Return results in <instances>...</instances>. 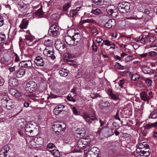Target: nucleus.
Returning <instances> with one entry per match:
<instances>
[{"mask_svg":"<svg viewBox=\"0 0 157 157\" xmlns=\"http://www.w3.org/2000/svg\"><path fill=\"white\" fill-rule=\"evenodd\" d=\"M66 125L62 122H55L52 126V128L56 132L62 133L66 129Z\"/></svg>","mask_w":157,"mask_h":157,"instance_id":"f257e3e1","label":"nucleus"},{"mask_svg":"<svg viewBox=\"0 0 157 157\" xmlns=\"http://www.w3.org/2000/svg\"><path fill=\"white\" fill-rule=\"evenodd\" d=\"M117 8L121 13H126L129 11L130 5L128 2H123L118 4Z\"/></svg>","mask_w":157,"mask_h":157,"instance_id":"f03ea898","label":"nucleus"},{"mask_svg":"<svg viewBox=\"0 0 157 157\" xmlns=\"http://www.w3.org/2000/svg\"><path fill=\"white\" fill-rule=\"evenodd\" d=\"M2 106L5 107L7 109H11L14 107L15 103L12 100L3 98L1 100Z\"/></svg>","mask_w":157,"mask_h":157,"instance_id":"7ed1b4c3","label":"nucleus"},{"mask_svg":"<svg viewBox=\"0 0 157 157\" xmlns=\"http://www.w3.org/2000/svg\"><path fill=\"white\" fill-rule=\"evenodd\" d=\"M54 50L52 46H46L43 52V54L46 56L51 57L52 59H55Z\"/></svg>","mask_w":157,"mask_h":157,"instance_id":"20e7f679","label":"nucleus"},{"mask_svg":"<svg viewBox=\"0 0 157 157\" xmlns=\"http://www.w3.org/2000/svg\"><path fill=\"white\" fill-rule=\"evenodd\" d=\"M59 28L58 24L55 23L52 25L48 30V33L50 35L56 36L59 34Z\"/></svg>","mask_w":157,"mask_h":157,"instance_id":"39448f33","label":"nucleus"},{"mask_svg":"<svg viewBox=\"0 0 157 157\" xmlns=\"http://www.w3.org/2000/svg\"><path fill=\"white\" fill-rule=\"evenodd\" d=\"M37 87L36 83L33 81L29 82L26 85V89L30 93H33L35 91Z\"/></svg>","mask_w":157,"mask_h":157,"instance_id":"423d86ee","label":"nucleus"},{"mask_svg":"<svg viewBox=\"0 0 157 157\" xmlns=\"http://www.w3.org/2000/svg\"><path fill=\"white\" fill-rule=\"evenodd\" d=\"M84 118L86 121L89 124L91 123L92 121H95L98 120L95 113L94 112L89 115L86 114L84 115Z\"/></svg>","mask_w":157,"mask_h":157,"instance_id":"0eeeda50","label":"nucleus"},{"mask_svg":"<svg viewBox=\"0 0 157 157\" xmlns=\"http://www.w3.org/2000/svg\"><path fill=\"white\" fill-rule=\"evenodd\" d=\"M25 41L26 44L29 46H33L36 44L37 40H35L34 37L29 35L25 36Z\"/></svg>","mask_w":157,"mask_h":157,"instance_id":"6e6552de","label":"nucleus"},{"mask_svg":"<svg viewBox=\"0 0 157 157\" xmlns=\"http://www.w3.org/2000/svg\"><path fill=\"white\" fill-rule=\"evenodd\" d=\"M19 66L21 68H31L32 67V63L30 60L23 61L19 63Z\"/></svg>","mask_w":157,"mask_h":157,"instance_id":"1a4fd4ad","label":"nucleus"},{"mask_svg":"<svg viewBox=\"0 0 157 157\" xmlns=\"http://www.w3.org/2000/svg\"><path fill=\"white\" fill-rule=\"evenodd\" d=\"M55 47L57 50L62 52H64L65 50V45L59 40L55 42Z\"/></svg>","mask_w":157,"mask_h":157,"instance_id":"9d476101","label":"nucleus"},{"mask_svg":"<svg viewBox=\"0 0 157 157\" xmlns=\"http://www.w3.org/2000/svg\"><path fill=\"white\" fill-rule=\"evenodd\" d=\"M74 134L77 137L82 138L85 136V131L83 128H78Z\"/></svg>","mask_w":157,"mask_h":157,"instance_id":"9b49d317","label":"nucleus"},{"mask_svg":"<svg viewBox=\"0 0 157 157\" xmlns=\"http://www.w3.org/2000/svg\"><path fill=\"white\" fill-rule=\"evenodd\" d=\"M73 39V38L71 36H65V41L67 44L73 46H75L76 45L75 44V41Z\"/></svg>","mask_w":157,"mask_h":157,"instance_id":"f8f14e48","label":"nucleus"},{"mask_svg":"<svg viewBox=\"0 0 157 157\" xmlns=\"http://www.w3.org/2000/svg\"><path fill=\"white\" fill-rule=\"evenodd\" d=\"M107 93L112 99L116 101L119 100V95L118 94L113 93L110 89L107 90Z\"/></svg>","mask_w":157,"mask_h":157,"instance_id":"ddd939ff","label":"nucleus"},{"mask_svg":"<svg viewBox=\"0 0 157 157\" xmlns=\"http://www.w3.org/2000/svg\"><path fill=\"white\" fill-rule=\"evenodd\" d=\"M24 122L25 120L23 119H19L17 120L16 125L18 129H23L25 128V124H24Z\"/></svg>","mask_w":157,"mask_h":157,"instance_id":"4468645a","label":"nucleus"},{"mask_svg":"<svg viewBox=\"0 0 157 157\" xmlns=\"http://www.w3.org/2000/svg\"><path fill=\"white\" fill-rule=\"evenodd\" d=\"M34 62L37 66H43L45 64L44 61L43 59L40 56H37L36 57Z\"/></svg>","mask_w":157,"mask_h":157,"instance_id":"2eb2a0df","label":"nucleus"},{"mask_svg":"<svg viewBox=\"0 0 157 157\" xmlns=\"http://www.w3.org/2000/svg\"><path fill=\"white\" fill-rule=\"evenodd\" d=\"M14 73L17 77L21 78L25 74V69H22L21 67L18 69L17 68Z\"/></svg>","mask_w":157,"mask_h":157,"instance_id":"dca6fc26","label":"nucleus"},{"mask_svg":"<svg viewBox=\"0 0 157 157\" xmlns=\"http://www.w3.org/2000/svg\"><path fill=\"white\" fill-rule=\"evenodd\" d=\"M116 25V21L113 19H109L105 25L108 28H113Z\"/></svg>","mask_w":157,"mask_h":157,"instance_id":"f3484780","label":"nucleus"},{"mask_svg":"<svg viewBox=\"0 0 157 157\" xmlns=\"http://www.w3.org/2000/svg\"><path fill=\"white\" fill-rule=\"evenodd\" d=\"M107 11L109 15H111L113 17H116L118 14L117 10L116 9H113L108 7L107 9Z\"/></svg>","mask_w":157,"mask_h":157,"instance_id":"a211bd4d","label":"nucleus"},{"mask_svg":"<svg viewBox=\"0 0 157 157\" xmlns=\"http://www.w3.org/2000/svg\"><path fill=\"white\" fill-rule=\"evenodd\" d=\"M29 24L28 20L27 18H24L22 21L19 27L22 29H26Z\"/></svg>","mask_w":157,"mask_h":157,"instance_id":"6ab92c4d","label":"nucleus"},{"mask_svg":"<svg viewBox=\"0 0 157 157\" xmlns=\"http://www.w3.org/2000/svg\"><path fill=\"white\" fill-rule=\"evenodd\" d=\"M99 152V150L98 148L95 147L89 149L88 151V152L90 153V154L93 155H95V156L98 155Z\"/></svg>","mask_w":157,"mask_h":157,"instance_id":"aec40b11","label":"nucleus"},{"mask_svg":"<svg viewBox=\"0 0 157 157\" xmlns=\"http://www.w3.org/2000/svg\"><path fill=\"white\" fill-rule=\"evenodd\" d=\"M9 86L12 87H15L18 84V81L16 78H10L9 82Z\"/></svg>","mask_w":157,"mask_h":157,"instance_id":"412c9836","label":"nucleus"},{"mask_svg":"<svg viewBox=\"0 0 157 157\" xmlns=\"http://www.w3.org/2000/svg\"><path fill=\"white\" fill-rule=\"evenodd\" d=\"M73 39L75 41V44L77 45L81 40V36L80 34L78 33H74V35L72 36Z\"/></svg>","mask_w":157,"mask_h":157,"instance_id":"4be33fe9","label":"nucleus"},{"mask_svg":"<svg viewBox=\"0 0 157 157\" xmlns=\"http://www.w3.org/2000/svg\"><path fill=\"white\" fill-rule=\"evenodd\" d=\"M157 127V121L153 123L149 122L144 126L145 129H149L152 128Z\"/></svg>","mask_w":157,"mask_h":157,"instance_id":"5701e85b","label":"nucleus"},{"mask_svg":"<svg viewBox=\"0 0 157 157\" xmlns=\"http://www.w3.org/2000/svg\"><path fill=\"white\" fill-rule=\"evenodd\" d=\"M140 95L141 100L144 101H148L150 99V98L147 94L144 92H142Z\"/></svg>","mask_w":157,"mask_h":157,"instance_id":"b1692460","label":"nucleus"},{"mask_svg":"<svg viewBox=\"0 0 157 157\" xmlns=\"http://www.w3.org/2000/svg\"><path fill=\"white\" fill-rule=\"evenodd\" d=\"M157 118V109H154L151 111L148 117L149 118L156 119Z\"/></svg>","mask_w":157,"mask_h":157,"instance_id":"393cba45","label":"nucleus"},{"mask_svg":"<svg viewBox=\"0 0 157 157\" xmlns=\"http://www.w3.org/2000/svg\"><path fill=\"white\" fill-rule=\"evenodd\" d=\"M91 13L95 15H98L102 13V10L99 8H96L95 9H93L91 12Z\"/></svg>","mask_w":157,"mask_h":157,"instance_id":"a878e982","label":"nucleus"},{"mask_svg":"<svg viewBox=\"0 0 157 157\" xmlns=\"http://www.w3.org/2000/svg\"><path fill=\"white\" fill-rule=\"evenodd\" d=\"M143 152L140 154V156H144L146 157H148L150 155V152L149 149L147 148H145Z\"/></svg>","mask_w":157,"mask_h":157,"instance_id":"bb28decb","label":"nucleus"},{"mask_svg":"<svg viewBox=\"0 0 157 157\" xmlns=\"http://www.w3.org/2000/svg\"><path fill=\"white\" fill-rule=\"evenodd\" d=\"M48 151L50 152L51 154L54 156L56 157H59L60 155V153L59 151L56 149L49 150Z\"/></svg>","mask_w":157,"mask_h":157,"instance_id":"cd10ccee","label":"nucleus"},{"mask_svg":"<svg viewBox=\"0 0 157 157\" xmlns=\"http://www.w3.org/2000/svg\"><path fill=\"white\" fill-rule=\"evenodd\" d=\"M94 6L101 5L104 3V0H93Z\"/></svg>","mask_w":157,"mask_h":157,"instance_id":"c85d7f7f","label":"nucleus"},{"mask_svg":"<svg viewBox=\"0 0 157 157\" xmlns=\"http://www.w3.org/2000/svg\"><path fill=\"white\" fill-rule=\"evenodd\" d=\"M142 70L145 74H149L151 72V69L148 67L143 66L142 67Z\"/></svg>","mask_w":157,"mask_h":157,"instance_id":"c756f323","label":"nucleus"},{"mask_svg":"<svg viewBox=\"0 0 157 157\" xmlns=\"http://www.w3.org/2000/svg\"><path fill=\"white\" fill-rule=\"evenodd\" d=\"M59 73L61 76L63 77H66L68 75L67 72L65 69L60 70L59 71Z\"/></svg>","mask_w":157,"mask_h":157,"instance_id":"7c9ffc66","label":"nucleus"},{"mask_svg":"<svg viewBox=\"0 0 157 157\" xmlns=\"http://www.w3.org/2000/svg\"><path fill=\"white\" fill-rule=\"evenodd\" d=\"M17 7L21 11H23L24 10L26 9L27 6L26 5L23 4L22 5H20L19 4H17Z\"/></svg>","mask_w":157,"mask_h":157,"instance_id":"2f4dec72","label":"nucleus"},{"mask_svg":"<svg viewBox=\"0 0 157 157\" xmlns=\"http://www.w3.org/2000/svg\"><path fill=\"white\" fill-rule=\"evenodd\" d=\"M16 91L15 89H11L10 90V93L12 95H15L16 96H20L21 95V94L20 93H17L16 92H14V93H12V92L13 91Z\"/></svg>","mask_w":157,"mask_h":157,"instance_id":"473e14b6","label":"nucleus"},{"mask_svg":"<svg viewBox=\"0 0 157 157\" xmlns=\"http://www.w3.org/2000/svg\"><path fill=\"white\" fill-rule=\"evenodd\" d=\"M146 144L145 142H143L139 144H138V147L142 149L143 150H144L145 148H146L145 145Z\"/></svg>","mask_w":157,"mask_h":157,"instance_id":"72a5a7b5","label":"nucleus"},{"mask_svg":"<svg viewBox=\"0 0 157 157\" xmlns=\"http://www.w3.org/2000/svg\"><path fill=\"white\" fill-rule=\"evenodd\" d=\"M33 126V125L32 124H28L26 125V126L25 127V129L24 128H23L24 129H25V134H26V133H28L29 132V131H30V130H31V127Z\"/></svg>","mask_w":157,"mask_h":157,"instance_id":"f704fd0d","label":"nucleus"},{"mask_svg":"<svg viewBox=\"0 0 157 157\" xmlns=\"http://www.w3.org/2000/svg\"><path fill=\"white\" fill-rule=\"evenodd\" d=\"M134 59V58L133 56H128L125 58L124 61L126 62H128Z\"/></svg>","mask_w":157,"mask_h":157,"instance_id":"c9c22d12","label":"nucleus"},{"mask_svg":"<svg viewBox=\"0 0 157 157\" xmlns=\"http://www.w3.org/2000/svg\"><path fill=\"white\" fill-rule=\"evenodd\" d=\"M77 14V13H76V10H71L70 11L69 14L70 17H74Z\"/></svg>","mask_w":157,"mask_h":157,"instance_id":"e433bc0d","label":"nucleus"},{"mask_svg":"<svg viewBox=\"0 0 157 157\" xmlns=\"http://www.w3.org/2000/svg\"><path fill=\"white\" fill-rule=\"evenodd\" d=\"M112 128L113 129H117L119 128V125L116 122H114L112 123Z\"/></svg>","mask_w":157,"mask_h":157,"instance_id":"4c0bfd02","label":"nucleus"},{"mask_svg":"<svg viewBox=\"0 0 157 157\" xmlns=\"http://www.w3.org/2000/svg\"><path fill=\"white\" fill-rule=\"evenodd\" d=\"M10 148L9 146L8 145H6L3 147L2 150L6 153L7 154L8 151L10 150Z\"/></svg>","mask_w":157,"mask_h":157,"instance_id":"58836bf2","label":"nucleus"},{"mask_svg":"<svg viewBox=\"0 0 157 157\" xmlns=\"http://www.w3.org/2000/svg\"><path fill=\"white\" fill-rule=\"evenodd\" d=\"M70 6V4L68 2L67 3L65 6L63 7V11L64 12L67 11L69 7Z\"/></svg>","mask_w":157,"mask_h":157,"instance_id":"ea45409f","label":"nucleus"},{"mask_svg":"<svg viewBox=\"0 0 157 157\" xmlns=\"http://www.w3.org/2000/svg\"><path fill=\"white\" fill-rule=\"evenodd\" d=\"M78 147L81 149H83L85 148V146H83L81 140H79L77 144Z\"/></svg>","mask_w":157,"mask_h":157,"instance_id":"a19ab883","label":"nucleus"},{"mask_svg":"<svg viewBox=\"0 0 157 157\" xmlns=\"http://www.w3.org/2000/svg\"><path fill=\"white\" fill-rule=\"evenodd\" d=\"M139 78V76L136 74H134L132 76V80L134 81L138 80Z\"/></svg>","mask_w":157,"mask_h":157,"instance_id":"79ce46f5","label":"nucleus"},{"mask_svg":"<svg viewBox=\"0 0 157 157\" xmlns=\"http://www.w3.org/2000/svg\"><path fill=\"white\" fill-rule=\"evenodd\" d=\"M36 14L37 15H39V16H41L44 14L43 12L42 11L41 8L39 9L36 11Z\"/></svg>","mask_w":157,"mask_h":157,"instance_id":"37998d69","label":"nucleus"},{"mask_svg":"<svg viewBox=\"0 0 157 157\" xmlns=\"http://www.w3.org/2000/svg\"><path fill=\"white\" fill-rule=\"evenodd\" d=\"M94 21V20L91 19H86V20H83L82 21V24L86 23H93Z\"/></svg>","mask_w":157,"mask_h":157,"instance_id":"c03bdc74","label":"nucleus"},{"mask_svg":"<svg viewBox=\"0 0 157 157\" xmlns=\"http://www.w3.org/2000/svg\"><path fill=\"white\" fill-rule=\"evenodd\" d=\"M67 99L68 100L73 102H75V99L71 94H69L67 97Z\"/></svg>","mask_w":157,"mask_h":157,"instance_id":"a18cd8bd","label":"nucleus"},{"mask_svg":"<svg viewBox=\"0 0 157 157\" xmlns=\"http://www.w3.org/2000/svg\"><path fill=\"white\" fill-rule=\"evenodd\" d=\"M101 104L102 105V106L105 107H108L110 106V103L108 101H103Z\"/></svg>","mask_w":157,"mask_h":157,"instance_id":"49530a36","label":"nucleus"},{"mask_svg":"<svg viewBox=\"0 0 157 157\" xmlns=\"http://www.w3.org/2000/svg\"><path fill=\"white\" fill-rule=\"evenodd\" d=\"M115 66L117 68L121 70H123L124 68V67L123 66H122L118 62L116 63Z\"/></svg>","mask_w":157,"mask_h":157,"instance_id":"de8ad7c7","label":"nucleus"},{"mask_svg":"<svg viewBox=\"0 0 157 157\" xmlns=\"http://www.w3.org/2000/svg\"><path fill=\"white\" fill-rule=\"evenodd\" d=\"M44 44L46 46H50L51 44V40L49 39L45 40L44 41Z\"/></svg>","mask_w":157,"mask_h":157,"instance_id":"09e8293b","label":"nucleus"},{"mask_svg":"<svg viewBox=\"0 0 157 157\" xmlns=\"http://www.w3.org/2000/svg\"><path fill=\"white\" fill-rule=\"evenodd\" d=\"M19 130L18 131V133L20 136L23 137L24 135L25 129H22V130L18 129Z\"/></svg>","mask_w":157,"mask_h":157,"instance_id":"8fccbe9b","label":"nucleus"},{"mask_svg":"<svg viewBox=\"0 0 157 157\" xmlns=\"http://www.w3.org/2000/svg\"><path fill=\"white\" fill-rule=\"evenodd\" d=\"M72 110L73 113L75 115H79V113L76 109L75 107H73L72 109Z\"/></svg>","mask_w":157,"mask_h":157,"instance_id":"3c124183","label":"nucleus"},{"mask_svg":"<svg viewBox=\"0 0 157 157\" xmlns=\"http://www.w3.org/2000/svg\"><path fill=\"white\" fill-rule=\"evenodd\" d=\"M17 67L16 66H13V67H9V70H10V72H13V71H15H15L17 70Z\"/></svg>","mask_w":157,"mask_h":157,"instance_id":"603ef678","label":"nucleus"},{"mask_svg":"<svg viewBox=\"0 0 157 157\" xmlns=\"http://www.w3.org/2000/svg\"><path fill=\"white\" fill-rule=\"evenodd\" d=\"M53 112L55 114L57 115L61 112V110H59V109H57L56 107H55L53 109Z\"/></svg>","mask_w":157,"mask_h":157,"instance_id":"864d4df0","label":"nucleus"},{"mask_svg":"<svg viewBox=\"0 0 157 157\" xmlns=\"http://www.w3.org/2000/svg\"><path fill=\"white\" fill-rule=\"evenodd\" d=\"M55 107H56L57 109H59V110H61V112H62L63 111V109L65 107V106L63 105H57Z\"/></svg>","mask_w":157,"mask_h":157,"instance_id":"5fc2aeb1","label":"nucleus"},{"mask_svg":"<svg viewBox=\"0 0 157 157\" xmlns=\"http://www.w3.org/2000/svg\"><path fill=\"white\" fill-rule=\"evenodd\" d=\"M7 155V154L6 153L2 150L0 151V157H6Z\"/></svg>","mask_w":157,"mask_h":157,"instance_id":"6e6d98bb","label":"nucleus"},{"mask_svg":"<svg viewBox=\"0 0 157 157\" xmlns=\"http://www.w3.org/2000/svg\"><path fill=\"white\" fill-rule=\"evenodd\" d=\"M55 146V145L51 143H48L47 146L48 149H51L52 148Z\"/></svg>","mask_w":157,"mask_h":157,"instance_id":"4d7b16f0","label":"nucleus"},{"mask_svg":"<svg viewBox=\"0 0 157 157\" xmlns=\"http://www.w3.org/2000/svg\"><path fill=\"white\" fill-rule=\"evenodd\" d=\"M91 32L94 36L97 35L98 33V32L96 29H93L91 30Z\"/></svg>","mask_w":157,"mask_h":157,"instance_id":"13d9d810","label":"nucleus"},{"mask_svg":"<svg viewBox=\"0 0 157 157\" xmlns=\"http://www.w3.org/2000/svg\"><path fill=\"white\" fill-rule=\"evenodd\" d=\"M144 150L141 148H140L138 147L136 149V152L138 153H139L140 155V154L142 152V151H144Z\"/></svg>","mask_w":157,"mask_h":157,"instance_id":"bf43d9fd","label":"nucleus"},{"mask_svg":"<svg viewBox=\"0 0 157 157\" xmlns=\"http://www.w3.org/2000/svg\"><path fill=\"white\" fill-rule=\"evenodd\" d=\"M83 146H85V147H86V146L88 144V142L86 141V140L85 139H83L81 140Z\"/></svg>","mask_w":157,"mask_h":157,"instance_id":"052dcab7","label":"nucleus"},{"mask_svg":"<svg viewBox=\"0 0 157 157\" xmlns=\"http://www.w3.org/2000/svg\"><path fill=\"white\" fill-rule=\"evenodd\" d=\"M33 130L32 129H31L30 131H29L28 133H26V134L30 136H34V134L33 133Z\"/></svg>","mask_w":157,"mask_h":157,"instance_id":"680f3d73","label":"nucleus"},{"mask_svg":"<svg viewBox=\"0 0 157 157\" xmlns=\"http://www.w3.org/2000/svg\"><path fill=\"white\" fill-rule=\"evenodd\" d=\"M124 83L125 82L124 79L121 80L119 81V85L121 87H123V85Z\"/></svg>","mask_w":157,"mask_h":157,"instance_id":"e2e57ef3","label":"nucleus"},{"mask_svg":"<svg viewBox=\"0 0 157 157\" xmlns=\"http://www.w3.org/2000/svg\"><path fill=\"white\" fill-rule=\"evenodd\" d=\"M111 43V42L109 40H104V44L105 45L109 46H110Z\"/></svg>","mask_w":157,"mask_h":157,"instance_id":"0e129e2a","label":"nucleus"},{"mask_svg":"<svg viewBox=\"0 0 157 157\" xmlns=\"http://www.w3.org/2000/svg\"><path fill=\"white\" fill-rule=\"evenodd\" d=\"M92 47L93 51L94 52H96L97 51L98 48V47L97 45L93 43L92 46Z\"/></svg>","mask_w":157,"mask_h":157,"instance_id":"69168bd1","label":"nucleus"},{"mask_svg":"<svg viewBox=\"0 0 157 157\" xmlns=\"http://www.w3.org/2000/svg\"><path fill=\"white\" fill-rule=\"evenodd\" d=\"M114 117L117 120H118L119 121L121 120V119L119 117V111H117V113L116 114V115Z\"/></svg>","mask_w":157,"mask_h":157,"instance_id":"338daca9","label":"nucleus"},{"mask_svg":"<svg viewBox=\"0 0 157 157\" xmlns=\"http://www.w3.org/2000/svg\"><path fill=\"white\" fill-rule=\"evenodd\" d=\"M68 59H71L74 57V55L70 53H68L66 55Z\"/></svg>","mask_w":157,"mask_h":157,"instance_id":"774afa93","label":"nucleus"}]
</instances>
